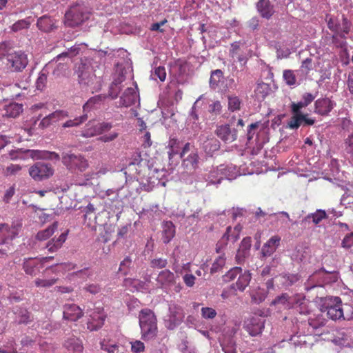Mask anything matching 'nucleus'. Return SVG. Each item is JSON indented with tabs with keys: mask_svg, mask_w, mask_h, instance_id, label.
<instances>
[{
	"mask_svg": "<svg viewBox=\"0 0 353 353\" xmlns=\"http://www.w3.org/2000/svg\"><path fill=\"white\" fill-rule=\"evenodd\" d=\"M101 347L103 350L108 353H122L120 347L117 344H111L109 342L103 341L101 343Z\"/></svg>",
	"mask_w": 353,
	"mask_h": 353,
	"instance_id": "46",
	"label": "nucleus"
},
{
	"mask_svg": "<svg viewBox=\"0 0 353 353\" xmlns=\"http://www.w3.org/2000/svg\"><path fill=\"white\" fill-rule=\"evenodd\" d=\"M168 147L170 148L168 156L169 158L171 159L174 155L179 153L180 148V141L176 138L170 139L168 142Z\"/></svg>",
	"mask_w": 353,
	"mask_h": 353,
	"instance_id": "42",
	"label": "nucleus"
},
{
	"mask_svg": "<svg viewBox=\"0 0 353 353\" xmlns=\"http://www.w3.org/2000/svg\"><path fill=\"white\" fill-rule=\"evenodd\" d=\"M338 274L335 270L327 271L324 268L315 272L307 281V289H312L316 286H321L331 282L337 281Z\"/></svg>",
	"mask_w": 353,
	"mask_h": 353,
	"instance_id": "4",
	"label": "nucleus"
},
{
	"mask_svg": "<svg viewBox=\"0 0 353 353\" xmlns=\"http://www.w3.org/2000/svg\"><path fill=\"white\" fill-rule=\"evenodd\" d=\"M96 215L95 208L93 204L89 203L86 207L85 214L84 215V223L88 227L96 228Z\"/></svg>",
	"mask_w": 353,
	"mask_h": 353,
	"instance_id": "29",
	"label": "nucleus"
},
{
	"mask_svg": "<svg viewBox=\"0 0 353 353\" xmlns=\"http://www.w3.org/2000/svg\"><path fill=\"white\" fill-rule=\"evenodd\" d=\"M341 312H343V317L341 319L350 321L353 319V305L349 303L341 304Z\"/></svg>",
	"mask_w": 353,
	"mask_h": 353,
	"instance_id": "43",
	"label": "nucleus"
},
{
	"mask_svg": "<svg viewBox=\"0 0 353 353\" xmlns=\"http://www.w3.org/2000/svg\"><path fill=\"white\" fill-rule=\"evenodd\" d=\"M139 319L142 339H154L158 332L157 319L154 313L148 308L143 309L140 312Z\"/></svg>",
	"mask_w": 353,
	"mask_h": 353,
	"instance_id": "1",
	"label": "nucleus"
},
{
	"mask_svg": "<svg viewBox=\"0 0 353 353\" xmlns=\"http://www.w3.org/2000/svg\"><path fill=\"white\" fill-rule=\"evenodd\" d=\"M90 16L83 6L77 4L70 7L65 14V23L70 27H76L87 21Z\"/></svg>",
	"mask_w": 353,
	"mask_h": 353,
	"instance_id": "3",
	"label": "nucleus"
},
{
	"mask_svg": "<svg viewBox=\"0 0 353 353\" xmlns=\"http://www.w3.org/2000/svg\"><path fill=\"white\" fill-rule=\"evenodd\" d=\"M37 26L44 32H49L56 28L55 21L47 15L42 16L38 19Z\"/></svg>",
	"mask_w": 353,
	"mask_h": 353,
	"instance_id": "21",
	"label": "nucleus"
},
{
	"mask_svg": "<svg viewBox=\"0 0 353 353\" xmlns=\"http://www.w3.org/2000/svg\"><path fill=\"white\" fill-rule=\"evenodd\" d=\"M251 280V274L249 271H245L244 273L240 274L238 280L235 283L231 285V288L239 291H244L249 285Z\"/></svg>",
	"mask_w": 353,
	"mask_h": 353,
	"instance_id": "25",
	"label": "nucleus"
},
{
	"mask_svg": "<svg viewBox=\"0 0 353 353\" xmlns=\"http://www.w3.org/2000/svg\"><path fill=\"white\" fill-rule=\"evenodd\" d=\"M283 286H290L300 279L298 274H285L276 277Z\"/></svg>",
	"mask_w": 353,
	"mask_h": 353,
	"instance_id": "33",
	"label": "nucleus"
},
{
	"mask_svg": "<svg viewBox=\"0 0 353 353\" xmlns=\"http://www.w3.org/2000/svg\"><path fill=\"white\" fill-rule=\"evenodd\" d=\"M327 218V214L325 210H317L315 212L309 214L306 217V220L312 219L315 224H319L323 219Z\"/></svg>",
	"mask_w": 353,
	"mask_h": 353,
	"instance_id": "41",
	"label": "nucleus"
},
{
	"mask_svg": "<svg viewBox=\"0 0 353 353\" xmlns=\"http://www.w3.org/2000/svg\"><path fill=\"white\" fill-rule=\"evenodd\" d=\"M145 350L144 343L140 341H135L131 343V350L133 353H140Z\"/></svg>",
	"mask_w": 353,
	"mask_h": 353,
	"instance_id": "60",
	"label": "nucleus"
},
{
	"mask_svg": "<svg viewBox=\"0 0 353 353\" xmlns=\"http://www.w3.org/2000/svg\"><path fill=\"white\" fill-rule=\"evenodd\" d=\"M281 237L278 235L272 236L262 247L261 254L263 257L270 256L276 250L280 245Z\"/></svg>",
	"mask_w": 353,
	"mask_h": 353,
	"instance_id": "15",
	"label": "nucleus"
},
{
	"mask_svg": "<svg viewBox=\"0 0 353 353\" xmlns=\"http://www.w3.org/2000/svg\"><path fill=\"white\" fill-rule=\"evenodd\" d=\"M241 101L240 99L234 95L228 97V109L234 112L241 109Z\"/></svg>",
	"mask_w": 353,
	"mask_h": 353,
	"instance_id": "45",
	"label": "nucleus"
},
{
	"mask_svg": "<svg viewBox=\"0 0 353 353\" xmlns=\"http://www.w3.org/2000/svg\"><path fill=\"white\" fill-rule=\"evenodd\" d=\"M344 150L348 155V160L353 165V132L344 140Z\"/></svg>",
	"mask_w": 353,
	"mask_h": 353,
	"instance_id": "35",
	"label": "nucleus"
},
{
	"mask_svg": "<svg viewBox=\"0 0 353 353\" xmlns=\"http://www.w3.org/2000/svg\"><path fill=\"white\" fill-rule=\"evenodd\" d=\"M225 259L223 256H219L212 265L210 273L214 274L219 272L225 265Z\"/></svg>",
	"mask_w": 353,
	"mask_h": 353,
	"instance_id": "47",
	"label": "nucleus"
},
{
	"mask_svg": "<svg viewBox=\"0 0 353 353\" xmlns=\"http://www.w3.org/2000/svg\"><path fill=\"white\" fill-rule=\"evenodd\" d=\"M305 299L300 295L290 296L287 293H283L276 296L272 302L273 305L281 304L285 308L294 307L295 305L303 304Z\"/></svg>",
	"mask_w": 353,
	"mask_h": 353,
	"instance_id": "10",
	"label": "nucleus"
},
{
	"mask_svg": "<svg viewBox=\"0 0 353 353\" xmlns=\"http://www.w3.org/2000/svg\"><path fill=\"white\" fill-rule=\"evenodd\" d=\"M315 112L327 115L333 108V103L329 98L319 99L315 101Z\"/></svg>",
	"mask_w": 353,
	"mask_h": 353,
	"instance_id": "18",
	"label": "nucleus"
},
{
	"mask_svg": "<svg viewBox=\"0 0 353 353\" xmlns=\"http://www.w3.org/2000/svg\"><path fill=\"white\" fill-rule=\"evenodd\" d=\"M199 157L197 152L192 151L185 158L183 159L182 167L188 173H193L199 167Z\"/></svg>",
	"mask_w": 353,
	"mask_h": 353,
	"instance_id": "13",
	"label": "nucleus"
},
{
	"mask_svg": "<svg viewBox=\"0 0 353 353\" xmlns=\"http://www.w3.org/2000/svg\"><path fill=\"white\" fill-rule=\"evenodd\" d=\"M223 79V72L218 69L212 72L210 79V85L212 88H216L219 86V83L222 81Z\"/></svg>",
	"mask_w": 353,
	"mask_h": 353,
	"instance_id": "40",
	"label": "nucleus"
},
{
	"mask_svg": "<svg viewBox=\"0 0 353 353\" xmlns=\"http://www.w3.org/2000/svg\"><path fill=\"white\" fill-rule=\"evenodd\" d=\"M175 235V226L172 221H166L163 225L162 240L165 244L170 242Z\"/></svg>",
	"mask_w": 353,
	"mask_h": 353,
	"instance_id": "26",
	"label": "nucleus"
},
{
	"mask_svg": "<svg viewBox=\"0 0 353 353\" xmlns=\"http://www.w3.org/2000/svg\"><path fill=\"white\" fill-rule=\"evenodd\" d=\"M37 263L32 259L26 260L23 265V268L27 274L35 276L39 271L37 270Z\"/></svg>",
	"mask_w": 353,
	"mask_h": 353,
	"instance_id": "39",
	"label": "nucleus"
},
{
	"mask_svg": "<svg viewBox=\"0 0 353 353\" xmlns=\"http://www.w3.org/2000/svg\"><path fill=\"white\" fill-rule=\"evenodd\" d=\"M221 169H214L208 174L206 181L210 184H219L224 179Z\"/></svg>",
	"mask_w": 353,
	"mask_h": 353,
	"instance_id": "34",
	"label": "nucleus"
},
{
	"mask_svg": "<svg viewBox=\"0 0 353 353\" xmlns=\"http://www.w3.org/2000/svg\"><path fill=\"white\" fill-rule=\"evenodd\" d=\"M0 58L6 59V67L12 72H22L28 64V56L21 50L8 51Z\"/></svg>",
	"mask_w": 353,
	"mask_h": 353,
	"instance_id": "2",
	"label": "nucleus"
},
{
	"mask_svg": "<svg viewBox=\"0 0 353 353\" xmlns=\"http://www.w3.org/2000/svg\"><path fill=\"white\" fill-rule=\"evenodd\" d=\"M90 317L91 319H89L87 323V327L88 330L91 331L97 330L103 325L105 320L103 317L99 316L97 318V323H95L93 322V321H95L94 317L92 316V315H90Z\"/></svg>",
	"mask_w": 353,
	"mask_h": 353,
	"instance_id": "44",
	"label": "nucleus"
},
{
	"mask_svg": "<svg viewBox=\"0 0 353 353\" xmlns=\"http://www.w3.org/2000/svg\"><path fill=\"white\" fill-rule=\"evenodd\" d=\"M156 281L159 287L167 288L175 283V275L170 270L165 269L158 274Z\"/></svg>",
	"mask_w": 353,
	"mask_h": 353,
	"instance_id": "14",
	"label": "nucleus"
},
{
	"mask_svg": "<svg viewBox=\"0 0 353 353\" xmlns=\"http://www.w3.org/2000/svg\"><path fill=\"white\" fill-rule=\"evenodd\" d=\"M201 316L205 319H212L216 316V312L212 307H205L201 308Z\"/></svg>",
	"mask_w": 353,
	"mask_h": 353,
	"instance_id": "56",
	"label": "nucleus"
},
{
	"mask_svg": "<svg viewBox=\"0 0 353 353\" xmlns=\"http://www.w3.org/2000/svg\"><path fill=\"white\" fill-rule=\"evenodd\" d=\"M168 265V260L163 258H156L151 261L150 265L152 268L163 269Z\"/></svg>",
	"mask_w": 353,
	"mask_h": 353,
	"instance_id": "54",
	"label": "nucleus"
},
{
	"mask_svg": "<svg viewBox=\"0 0 353 353\" xmlns=\"http://www.w3.org/2000/svg\"><path fill=\"white\" fill-rule=\"evenodd\" d=\"M32 321L30 313L26 310H21L19 316V323L28 324Z\"/></svg>",
	"mask_w": 353,
	"mask_h": 353,
	"instance_id": "58",
	"label": "nucleus"
},
{
	"mask_svg": "<svg viewBox=\"0 0 353 353\" xmlns=\"http://www.w3.org/2000/svg\"><path fill=\"white\" fill-rule=\"evenodd\" d=\"M183 318L184 313L181 307L176 304H170L168 314L164 319L165 326L168 330H172L181 323Z\"/></svg>",
	"mask_w": 353,
	"mask_h": 353,
	"instance_id": "8",
	"label": "nucleus"
},
{
	"mask_svg": "<svg viewBox=\"0 0 353 353\" xmlns=\"http://www.w3.org/2000/svg\"><path fill=\"white\" fill-rule=\"evenodd\" d=\"M215 133L219 139L226 143H232L237 139L236 130L231 129L228 124L217 126Z\"/></svg>",
	"mask_w": 353,
	"mask_h": 353,
	"instance_id": "11",
	"label": "nucleus"
},
{
	"mask_svg": "<svg viewBox=\"0 0 353 353\" xmlns=\"http://www.w3.org/2000/svg\"><path fill=\"white\" fill-rule=\"evenodd\" d=\"M230 54L233 58L236 59L239 63L245 65L248 59V54L240 46L239 42H234L231 45L230 50Z\"/></svg>",
	"mask_w": 353,
	"mask_h": 353,
	"instance_id": "19",
	"label": "nucleus"
},
{
	"mask_svg": "<svg viewBox=\"0 0 353 353\" xmlns=\"http://www.w3.org/2000/svg\"><path fill=\"white\" fill-rule=\"evenodd\" d=\"M29 174L35 181H40L52 176L54 169L50 164L37 162L30 168Z\"/></svg>",
	"mask_w": 353,
	"mask_h": 353,
	"instance_id": "9",
	"label": "nucleus"
},
{
	"mask_svg": "<svg viewBox=\"0 0 353 353\" xmlns=\"http://www.w3.org/2000/svg\"><path fill=\"white\" fill-rule=\"evenodd\" d=\"M263 327V325L260 319L254 317L249 319L245 325V330L251 336H256L261 333Z\"/></svg>",
	"mask_w": 353,
	"mask_h": 353,
	"instance_id": "20",
	"label": "nucleus"
},
{
	"mask_svg": "<svg viewBox=\"0 0 353 353\" xmlns=\"http://www.w3.org/2000/svg\"><path fill=\"white\" fill-rule=\"evenodd\" d=\"M17 234L18 231L15 226L7 223H0V245L6 246V248L0 250L3 254H7L8 252L14 249L12 242Z\"/></svg>",
	"mask_w": 353,
	"mask_h": 353,
	"instance_id": "5",
	"label": "nucleus"
},
{
	"mask_svg": "<svg viewBox=\"0 0 353 353\" xmlns=\"http://www.w3.org/2000/svg\"><path fill=\"white\" fill-rule=\"evenodd\" d=\"M97 127L99 135L110 130V129L112 128V124L108 122H97Z\"/></svg>",
	"mask_w": 353,
	"mask_h": 353,
	"instance_id": "59",
	"label": "nucleus"
},
{
	"mask_svg": "<svg viewBox=\"0 0 353 353\" xmlns=\"http://www.w3.org/2000/svg\"><path fill=\"white\" fill-rule=\"evenodd\" d=\"M313 69V63L311 58H307L302 61L301 70L305 75H307Z\"/></svg>",
	"mask_w": 353,
	"mask_h": 353,
	"instance_id": "52",
	"label": "nucleus"
},
{
	"mask_svg": "<svg viewBox=\"0 0 353 353\" xmlns=\"http://www.w3.org/2000/svg\"><path fill=\"white\" fill-rule=\"evenodd\" d=\"M221 109L222 106L219 101H216L209 105V112L214 115L219 114Z\"/></svg>",
	"mask_w": 353,
	"mask_h": 353,
	"instance_id": "61",
	"label": "nucleus"
},
{
	"mask_svg": "<svg viewBox=\"0 0 353 353\" xmlns=\"http://www.w3.org/2000/svg\"><path fill=\"white\" fill-rule=\"evenodd\" d=\"M242 272V269L239 267H235L230 269L225 275L224 281L227 282L232 281Z\"/></svg>",
	"mask_w": 353,
	"mask_h": 353,
	"instance_id": "50",
	"label": "nucleus"
},
{
	"mask_svg": "<svg viewBox=\"0 0 353 353\" xmlns=\"http://www.w3.org/2000/svg\"><path fill=\"white\" fill-rule=\"evenodd\" d=\"M53 123L58 122L68 117V112L63 110H59L50 114Z\"/></svg>",
	"mask_w": 353,
	"mask_h": 353,
	"instance_id": "49",
	"label": "nucleus"
},
{
	"mask_svg": "<svg viewBox=\"0 0 353 353\" xmlns=\"http://www.w3.org/2000/svg\"><path fill=\"white\" fill-rule=\"evenodd\" d=\"M83 316V310L74 303H66L63 305V316L64 319L77 321Z\"/></svg>",
	"mask_w": 353,
	"mask_h": 353,
	"instance_id": "12",
	"label": "nucleus"
},
{
	"mask_svg": "<svg viewBox=\"0 0 353 353\" xmlns=\"http://www.w3.org/2000/svg\"><path fill=\"white\" fill-rule=\"evenodd\" d=\"M119 136V134L116 132H112L108 134H105L99 138V140L104 142L108 143L114 141Z\"/></svg>",
	"mask_w": 353,
	"mask_h": 353,
	"instance_id": "62",
	"label": "nucleus"
},
{
	"mask_svg": "<svg viewBox=\"0 0 353 353\" xmlns=\"http://www.w3.org/2000/svg\"><path fill=\"white\" fill-rule=\"evenodd\" d=\"M283 79L289 85H293L296 83V77L294 72L291 70H285L283 71Z\"/></svg>",
	"mask_w": 353,
	"mask_h": 353,
	"instance_id": "53",
	"label": "nucleus"
},
{
	"mask_svg": "<svg viewBox=\"0 0 353 353\" xmlns=\"http://www.w3.org/2000/svg\"><path fill=\"white\" fill-rule=\"evenodd\" d=\"M21 170V167L17 164H10L4 169V174L6 176H13L18 174Z\"/></svg>",
	"mask_w": 353,
	"mask_h": 353,
	"instance_id": "55",
	"label": "nucleus"
},
{
	"mask_svg": "<svg viewBox=\"0 0 353 353\" xmlns=\"http://www.w3.org/2000/svg\"><path fill=\"white\" fill-rule=\"evenodd\" d=\"M57 223H53L52 225H50L45 230L39 231L36 235V239L39 241H46L48 239L50 236H52L54 234L55 231L57 230Z\"/></svg>",
	"mask_w": 353,
	"mask_h": 353,
	"instance_id": "30",
	"label": "nucleus"
},
{
	"mask_svg": "<svg viewBox=\"0 0 353 353\" xmlns=\"http://www.w3.org/2000/svg\"><path fill=\"white\" fill-rule=\"evenodd\" d=\"M58 281V279H37L34 281L37 287L50 288L54 285Z\"/></svg>",
	"mask_w": 353,
	"mask_h": 353,
	"instance_id": "51",
	"label": "nucleus"
},
{
	"mask_svg": "<svg viewBox=\"0 0 353 353\" xmlns=\"http://www.w3.org/2000/svg\"><path fill=\"white\" fill-rule=\"evenodd\" d=\"M64 347L73 353H81L83 350L82 341L75 336L68 338L64 343Z\"/></svg>",
	"mask_w": 353,
	"mask_h": 353,
	"instance_id": "24",
	"label": "nucleus"
},
{
	"mask_svg": "<svg viewBox=\"0 0 353 353\" xmlns=\"http://www.w3.org/2000/svg\"><path fill=\"white\" fill-rule=\"evenodd\" d=\"M121 82V81L120 80H116L114 82H112V83L110 86L108 96L110 97L112 99H116L121 91V87L119 85Z\"/></svg>",
	"mask_w": 353,
	"mask_h": 353,
	"instance_id": "48",
	"label": "nucleus"
},
{
	"mask_svg": "<svg viewBox=\"0 0 353 353\" xmlns=\"http://www.w3.org/2000/svg\"><path fill=\"white\" fill-rule=\"evenodd\" d=\"M232 228L230 226H228L226 229V232L223 236V241H230L231 240L233 242H235L238 239V235L237 234H230L232 232Z\"/></svg>",
	"mask_w": 353,
	"mask_h": 353,
	"instance_id": "63",
	"label": "nucleus"
},
{
	"mask_svg": "<svg viewBox=\"0 0 353 353\" xmlns=\"http://www.w3.org/2000/svg\"><path fill=\"white\" fill-rule=\"evenodd\" d=\"M292 114L288 124L290 129H297L303 123L304 114L302 113H292Z\"/></svg>",
	"mask_w": 353,
	"mask_h": 353,
	"instance_id": "38",
	"label": "nucleus"
},
{
	"mask_svg": "<svg viewBox=\"0 0 353 353\" xmlns=\"http://www.w3.org/2000/svg\"><path fill=\"white\" fill-rule=\"evenodd\" d=\"M202 148L206 154L212 156L220 149V142L214 137H208L202 143Z\"/></svg>",
	"mask_w": 353,
	"mask_h": 353,
	"instance_id": "23",
	"label": "nucleus"
},
{
	"mask_svg": "<svg viewBox=\"0 0 353 353\" xmlns=\"http://www.w3.org/2000/svg\"><path fill=\"white\" fill-rule=\"evenodd\" d=\"M343 248H350L353 246V232L347 234L342 241Z\"/></svg>",
	"mask_w": 353,
	"mask_h": 353,
	"instance_id": "64",
	"label": "nucleus"
},
{
	"mask_svg": "<svg viewBox=\"0 0 353 353\" xmlns=\"http://www.w3.org/2000/svg\"><path fill=\"white\" fill-rule=\"evenodd\" d=\"M30 156L33 159H43L59 161L60 159L59 155L54 152H50L47 150H32L30 151Z\"/></svg>",
	"mask_w": 353,
	"mask_h": 353,
	"instance_id": "27",
	"label": "nucleus"
},
{
	"mask_svg": "<svg viewBox=\"0 0 353 353\" xmlns=\"http://www.w3.org/2000/svg\"><path fill=\"white\" fill-rule=\"evenodd\" d=\"M341 299L339 296L327 298L321 306V312L325 313L333 321L341 320L343 314L341 312Z\"/></svg>",
	"mask_w": 353,
	"mask_h": 353,
	"instance_id": "6",
	"label": "nucleus"
},
{
	"mask_svg": "<svg viewBox=\"0 0 353 353\" xmlns=\"http://www.w3.org/2000/svg\"><path fill=\"white\" fill-rule=\"evenodd\" d=\"M23 111V106L17 103H11L4 107L3 116L8 118H16Z\"/></svg>",
	"mask_w": 353,
	"mask_h": 353,
	"instance_id": "28",
	"label": "nucleus"
},
{
	"mask_svg": "<svg viewBox=\"0 0 353 353\" xmlns=\"http://www.w3.org/2000/svg\"><path fill=\"white\" fill-rule=\"evenodd\" d=\"M62 163L74 172H84L88 167V161L83 156L73 153H63Z\"/></svg>",
	"mask_w": 353,
	"mask_h": 353,
	"instance_id": "7",
	"label": "nucleus"
},
{
	"mask_svg": "<svg viewBox=\"0 0 353 353\" xmlns=\"http://www.w3.org/2000/svg\"><path fill=\"white\" fill-rule=\"evenodd\" d=\"M88 119V115L84 114L81 116L77 117L74 119H69L62 124V128H73L78 127L81 124L83 123Z\"/></svg>",
	"mask_w": 353,
	"mask_h": 353,
	"instance_id": "36",
	"label": "nucleus"
},
{
	"mask_svg": "<svg viewBox=\"0 0 353 353\" xmlns=\"http://www.w3.org/2000/svg\"><path fill=\"white\" fill-rule=\"evenodd\" d=\"M256 9L260 15L267 19H270L274 13V6L271 4L270 0H259Z\"/></svg>",
	"mask_w": 353,
	"mask_h": 353,
	"instance_id": "17",
	"label": "nucleus"
},
{
	"mask_svg": "<svg viewBox=\"0 0 353 353\" xmlns=\"http://www.w3.org/2000/svg\"><path fill=\"white\" fill-rule=\"evenodd\" d=\"M31 17H27L23 19L19 20L16 21L11 27L10 29L14 32H17L20 30L28 29L31 25V21L30 19Z\"/></svg>",
	"mask_w": 353,
	"mask_h": 353,
	"instance_id": "37",
	"label": "nucleus"
},
{
	"mask_svg": "<svg viewBox=\"0 0 353 353\" xmlns=\"http://www.w3.org/2000/svg\"><path fill=\"white\" fill-rule=\"evenodd\" d=\"M153 75L155 79L157 77L161 81H164L166 78L165 68L163 66L155 68Z\"/></svg>",
	"mask_w": 353,
	"mask_h": 353,
	"instance_id": "57",
	"label": "nucleus"
},
{
	"mask_svg": "<svg viewBox=\"0 0 353 353\" xmlns=\"http://www.w3.org/2000/svg\"><path fill=\"white\" fill-rule=\"evenodd\" d=\"M99 135V131L97 127V122L90 121L86 123L83 130L81 132V136L85 138H90Z\"/></svg>",
	"mask_w": 353,
	"mask_h": 353,
	"instance_id": "31",
	"label": "nucleus"
},
{
	"mask_svg": "<svg viewBox=\"0 0 353 353\" xmlns=\"http://www.w3.org/2000/svg\"><path fill=\"white\" fill-rule=\"evenodd\" d=\"M139 98V94L135 88H128L120 98L121 104L125 107L134 105Z\"/></svg>",
	"mask_w": 353,
	"mask_h": 353,
	"instance_id": "16",
	"label": "nucleus"
},
{
	"mask_svg": "<svg viewBox=\"0 0 353 353\" xmlns=\"http://www.w3.org/2000/svg\"><path fill=\"white\" fill-rule=\"evenodd\" d=\"M68 232V231H65L61 233L58 238H53L52 240L49 241L46 245V248H47L50 252H57L62 247L63 243L65 241Z\"/></svg>",
	"mask_w": 353,
	"mask_h": 353,
	"instance_id": "22",
	"label": "nucleus"
},
{
	"mask_svg": "<svg viewBox=\"0 0 353 353\" xmlns=\"http://www.w3.org/2000/svg\"><path fill=\"white\" fill-rule=\"evenodd\" d=\"M106 94H98L95 95L88 100V101L83 105V109L84 111H90L92 109L95 105L103 103L107 98Z\"/></svg>",
	"mask_w": 353,
	"mask_h": 353,
	"instance_id": "32",
	"label": "nucleus"
}]
</instances>
